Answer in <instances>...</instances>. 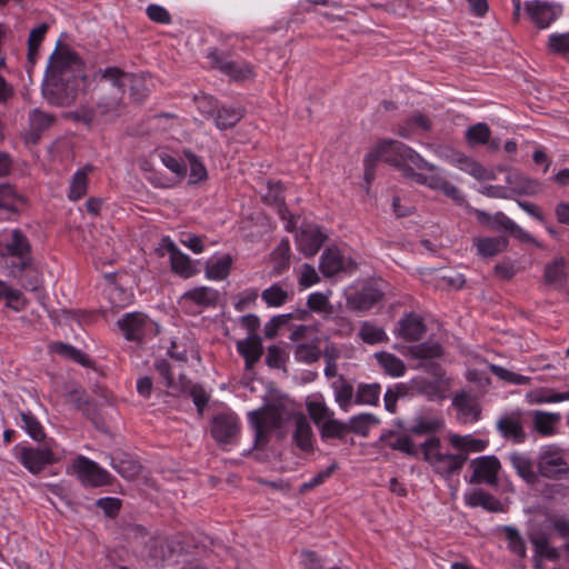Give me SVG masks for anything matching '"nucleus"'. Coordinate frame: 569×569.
<instances>
[{
    "instance_id": "nucleus-8",
    "label": "nucleus",
    "mask_w": 569,
    "mask_h": 569,
    "mask_svg": "<svg viewBox=\"0 0 569 569\" xmlns=\"http://www.w3.org/2000/svg\"><path fill=\"white\" fill-rule=\"evenodd\" d=\"M20 462L31 472L39 473L46 466L56 462L51 445L47 443L44 448L22 447L19 455Z\"/></svg>"
},
{
    "instance_id": "nucleus-10",
    "label": "nucleus",
    "mask_w": 569,
    "mask_h": 569,
    "mask_svg": "<svg viewBox=\"0 0 569 569\" xmlns=\"http://www.w3.org/2000/svg\"><path fill=\"white\" fill-rule=\"evenodd\" d=\"M238 417L234 413L217 415L211 422V436L219 445H228L239 433Z\"/></svg>"
},
{
    "instance_id": "nucleus-24",
    "label": "nucleus",
    "mask_w": 569,
    "mask_h": 569,
    "mask_svg": "<svg viewBox=\"0 0 569 569\" xmlns=\"http://www.w3.org/2000/svg\"><path fill=\"white\" fill-rule=\"evenodd\" d=\"M509 460L516 469L518 476L522 478L528 485H536L539 481V472L530 457L513 452L510 455Z\"/></svg>"
},
{
    "instance_id": "nucleus-18",
    "label": "nucleus",
    "mask_w": 569,
    "mask_h": 569,
    "mask_svg": "<svg viewBox=\"0 0 569 569\" xmlns=\"http://www.w3.org/2000/svg\"><path fill=\"white\" fill-rule=\"evenodd\" d=\"M237 349L244 359L246 369L251 370L263 353L262 340L258 335H249L237 342Z\"/></svg>"
},
{
    "instance_id": "nucleus-54",
    "label": "nucleus",
    "mask_w": 569,
    "mask_h": 569,
    "mask_svg": "<svg viewBox=\"0 0 569 569\" xmlns=\"http://www.w3.org/2000/svg\"><path fill=\"white\" fill-rule=\"evenodd\" d=\"M21 420L23 422V427H24L27 433L34 441L40 442L46 439V432L43 431L41 423L38 421V419L31 412H22Z\"/></svg>"
},
{
    "instance_id": "nucleus-45",
    "label": "nucleus",
    "mask_w": 569,
    "mask_h": 569,
    "mask_svg": "<svg viewBox=\"0 0 569 569\" xmlns=\"http://www.w3.org/2000/svg\"><path fill=\"white\" fill-rule=\"evenodd\" d=\"M449 441L453 448L463 451L462 453L466 455L468 451H482L487 447L485 440L475 439L470 436L451 435Z\"/></svg>"
},
{
    "instance_id": "nucleus-29",
    "label": "nucleus",
    "mask_w": 569,
    "mask_h": 569,
    "mask_svg": "<svg viewBox=\"0 0 569 569\" xmlns=\"http://www.w3.org/2000/svg\"><path fill=\"white\" fill-rule=\"evenodd\" d=\"M478 254L483 258H491L503 252L508 247L506 237H486L473 240Z\"/></svg>"
},
{
    "instance_id": "nucleus-14",
    "label": "nucleus",
    "mask_w": 569,
    "mask_h": 569,
    "mask_svg": "<svg viewBox=\"0 0 569 569\" xmlns=\"http://www.w3.org/2000/svg\"><path fill=\"white\" fill-rule=\"evenodd\" d=\"M426 331L423 319L415 312H409L399 320L396 333L405 341L413 342L420 340Z\"/></svg>"
},
{
    "instance_id": "nucleus-38",
    "label": "nucleus",
    "mask_w": 569,
    "mask_h": 569,
    "mask_svg": "<svg viewBox=\"0 0 569 569\" xmlns=\"http://www.w3.org/2000/svg\"><path fill=\"white\" fill-rule=\"evenodd\" d=\"M92 170L91 166H86L82 169L76 171L72 177L68 198L72 201H77L84 197L88 191V172Z\"/></svg>"
},
{
    "instance_id": "nucleus-60",
    "label": "nucleus",
    "mask_w": 569,
    "mask_h": 569,
    "mask_svg": "<svg viewBox=\"0 0 569 569\" xmlns=\"http://www.w3.org/2000/svg\"><path fill=\"white\" fill-rule=\"evenodd\" d=\"M184 156L190 164V177L194 182L206 180L208 177L207 169L200 159L191 151H184Z\"/></svg>"
},
{
    "instance_id": "nucleus-31",
    "label": "nucleus",
    "mask_w": 569,
    "mask_h": 569,
    "mask_svg": "<svg viewBox=\"0 0 569 569\" xmlns=\"http://www.w3.org/2000/svg\"><path fill=\"white\" fill-rule=\"evenodd\" d=\"M527 11L532 21L541 29L547 28L556 19L553 7L547 2L537 1L528 4Z\"/></svg>"
},
{
    "instance_id": "nucleus-6",
    "label": "nucleus",
    "mask_w": 569,
    "mask_h": 569,
    "mask_svg": "<svg viewBox=\"0 0 569 569\" xmlns=\"http://www.w3.org/2000/svg\"><path fill=\"white\" fill-rule=\"evenodd\" d=\"M72 469L83 483L92 487L106 486L111 481V476L108 471L83 456H79L73 460Z\"/></svg>"
},
{
    "instance_id": "nucleus-36",
    "label": "nucleus",
    "mask_w": 569,
    "mask_h": 569,
    "mask_svg": "<svg viewBox=\"0 0 569 569\" xmlns=\"http://www.w3.org/2000/svg\"><path fill=\"white\" fill-rule=\"evenodd\" d=\"M476 216L481 223L488 226L495 231L506 230L509 232L515 226V222L503 212L490 214L482 210H476Z\"/></svg>"
},
{
    "instance_id": "nucleus-57",
    "label": "nucleus",
    "mask_w": 569,
    "mask_h": 569,
    "mask_svg": "<svg viewBox=\"0 0 569 569\" xmlns=\"http://www.w3.org/2000/svg\"><path fill=\"white\" fill-rule=\"evenodd\" d=\"M261 297L268 306L280 307L287 301L288 293L279 284H273L263 290Z\"/></svg>"
},
{
    "instance_id": "nucleus-33",
    "label": "nucleus",
    "mask_w": 569,
    "mask_h": 569,
    "mask_svg": "<svg viewBox=\"0 0 569 569\" xmlns=\"http://www.w3.org/2000/svg\"><path fill=\"white\" fill-rule=\"evenodd\" d=\"M407 355L413 359L430 360L442 357L443 349L438 342L425 341L408 347Z\"/></svg>"
},
{
    "instance_id": "nucleus-55",
    "label": "nucleus",
    "mask_w": 569,
    "mask_h": 569,
    "mask_svg": "<svg viewBox=\"0 0 569 569\" xmlns=\"http://www.w3.org/2000/svg\"><path fill=\"white\" fill-rule=\"evenodd\" d=\"M489 369L499 379L512 385H529L531 381L530 377L512 372L497 365H490Z\"/></svg>"
},
{
    "instance_id": "nucleus-41",
    "label": "nucleus",
    "mask_w": 569,
    "mask_h": 569,
    "mask_svg": "<svg viewBox=\"0 0 569 569\" xmlns=\"http://www.w3.org/2000/svg\"><path fill=\"white\" fill-rule=\"evenodd\" d=\"M319 269L325 277H332L342 269V259L338 250L326 249L321 256Z\"/></svg>"
},
{
    "instance_id": "nucleus-59",
    "label": "nucleus",
    "mask_w": 569,
    "mask_h": 569,
    "mask_svg": "<svg viewBox=\"0 0 569 569\" xmlns=\"http://www.w3.org/2000/svg\"><path fill=\"white\" fill-rule=\"evenodd\" d=\"M391 449L403 452L410 457L418 458L420 448L418 449L409 436H400L395 441L387 443Z\"/></svg>"
},
{
    "instance_id": "nucleus-25",
    "label": "nucleus",
    "mask_w": 569,
    "mask_h": 569,
    "mask_svg": "<svg viewBox=\"0 0 569 569\" xmlns=\"http://www.w3.org/2000/svg\"><path fill=\"white\" fill-rule=\"evenodd\" d=\"M560 420V413L556 412L536 410L532 413L533 430L542 437L553 436L556 433V427Z\"/></svg>"
},
{
    "instance_id": "nucleus-1",
    "label": "nucleus",
    "mask_w": 569,
    "mask_h": 569,
    "mask_svg": "<svg viewBox=\"0 0 569 569\" xmlns=\"http://www.w3.org/2000/svg\"><path fill=\"white\" fill-rule=\"evenodd\" d=\"M82 79L84 76L79 56L59 41L47 67L43 98L51 106L68 107L76 101Z\"/></svg>"
},
{
    "instance_id": "nucleus-35",
    "label": "nucleus",
    "mask_w": 569,
    "mask_h": 569,
    "mask_svg": "<svg viewBox=\"0 0 569 569\" xmlns=\"http://www.w3.org/2000/svg\"><path fill=\"white\" fill-rule=\"evenodd\" d=\"M6 248L10 256L18 257L21 261L26 260L27 257H31V244L20 229L12 231L11 241L7 243Z\"/></svg>"
},
{
    "instance_id": "nucleus-12",
    "label": "nucleus",
    "mask_w": 569,
    "mask_h": 569,
    "mask_svg": "<svg viewBox=\"0 0 569 569\" xmlns=\"http://www.w3.org/2000/svg\"><path fill=\"white\" fill-rule=\"evenodd\" d=\"M438 169L431 170L432 173L417 177V183L425 184L432 190L441 191L446 197L450 198L456 204H463L466 199L460 190L449 182L443 176L437 173Z\"/></svg>"
},
{
    "instance_id": "nucleus-27",
    "label": "nucleus",
    "mask_w": 569,
    "mask_h": 569,
    "mask_svg": "<svg viewBox=\"0 0 569 569\" xmlns=\"http://www.w3.org/2000/svg\"><path fill=\"white\" fill-rule=\"evenodd\" d=\"M466 503L472 508L482 507L490 512L503 511L502 503L493 495L483 491L482 489L473 490L466 495Z\"/></svg>"
},
{
    "instance_id": "nucleus-2",
    "label": "nucleus",
    "mask_w": 569,
    "mask_h": 569,
    "mask_svg": "<svg viewBox=\"0 0 569 569\" xmlns=\"http://www.w3.org/2000/svg\"><path fill=\"white\" fill-rule=\"evenodd\" d=\"M97 84L93 89L96 109L101 117H116L122 106L126 88L131 90L134 101H140L146 94L143 81L133 73L122 71L117 67H108L96 72Z\"/></svg>"
},
{
    "instance_id": "nucleus-26",
    "label": "nucleus",
    "mask_w": 569,
    "mask_h": 569,
    "mask_svg": "<svg viewBox=\"0 0 569 569\" xmlns=\"http://www.w3.org/2000/svg\"><path fill=\"white\" fill-rule=\"evenodd\" d=\"M111 466L127 480L136 479L142 471V465L128 453L111 457Z\"/></svg>"
},
{
    "instance_id": "nucleus-11",
    "label": "nucleus",
    "mask_w": 569,
    "mask_h": 569,
    "mask_svg": "<svg viewBox=\"0 0 569 569\" xmlns=\"http://www.w3.org/2000/svg\"><path fill=\"white\" fill-rule=\"evenodd\" d=\"M209 58L213 68L219 69L234 81H243L253 77V68L249 63L227 60L218 51L210 52Z\"/></svg>"
},
{
    "instance_id": "nucleus-62",
    "label": "nucleus",
    "mask_w": 569,
    "mask_h": 569,
    "mask_svg": "<svg viewBox=\"0 0 569 569\" xmlns=\"http://www.w3.org/2000/svg\"><path fill=\"white\" fill-rule=\"evenodd\" d=\"M308 412L313 422L320 428L321 423L333 416V412L322 402L308 403Z\"/></svg>"
},
{
    "instance_id": "nucleus-63",
    "label": "nucleus",
    "mask_w": 569,
    "mask_h": 569,
    "mask_svg": "<svg viewBox=\"0 0 569 569\" xmlns=\"http://www.w3.org/2000/svg\"><path fill=\"white\" fill-rule=\"evenodd\" d=\"M442 427V422L440 420H426L423 418H419L417 423L410 428V432L413 435H431L437 432Z\"/></svg>"
},
{
    "instance_id": "nucleus-5",
    "label": "nucleus",
    "mask_w": 569,
    "mask_h": 569,
    "mask_svg": "<svg viewBox=\"0 0 569 569\" xmlns=\"http://www.w3.org/2000/svg\"><path fill=\"white\" fill-rule=\"evenodd\" d=\"M539 477L549 480H565L569 477V462L565 451L557 446H546L536 460Z\"/></svg>"
},
{
    "instance_id": "nucleus-37",
    "label": "nucleus",
    "mask_w": 569,
    "mask_h": 569,
    "mask_svg": "<svg viewBox=\"0 0 569 569\" xmlns=\"http://www.w3.org/2000/svg\"><path fill=\"white\" fill-rule=\"evenodd\" d=\"M49 27L47 23H42L39 27L31 30L28 39V54H27V63L28 71L33 68L36 64V59L39 53V47L48 31Z\"/></svg>"
},
{
    "instance_id": "nucleus-42",
    "label": "nucleus",
    "mask_w": 569,
    "mask_h": 569,
    "mask_svg": "<svg viewBox=\"0 0 569 569\" xmlns=\"http://www.w3.org/2000/svg\"><path fill=\"white\" fill-rule=\"evenodd\" d=\"M231 264L232 258L230 254H224L217 260H209L206 263V276L209 279L222 280L229 274Z\"/></svg>"
},
{
    "instance_id": "nucleus-4",
    "label": "nucleus",
    "mask_w": 569,
    "mask_h": 569,
    "mask_svg": "<svg viewBox=\"0 0 569 569\" xmlns=\"http://www.w3.org/2000/svg\"><path fill=\"white\" fill-rule=\"evenodd\" d=\"M375 153L379 159L393 167L402 166V162L410 161L418 169H436L435 164L427 162L410 147L397 140L382 141L376 148Z\"/></svg>"
},
{
    "instance_id": "nucleus-64",
    "label": "nucleus",
    "mask_w": 569,
    "mask_h": 569,
    "mask_svg": "<svg viewBox=\"0 0 569 569\" xmlns=\"http://www.w3.org/2000/svg\"><path fill=\"white\" fill-rule=\"evenodd\" d=\"M287 361V353L283 349L278 346L268 347V352L266 356V363L270 368H281L284 366Z\"/></svg>"
},
{
    "instance_id": "nucleus-58",
    "label": "nucleus",
    "mask_w": 569,
    "mask_h": 569,
    "mask_svg": "<svg viewBox=\"0 0 569 569\" xmlns=\"http://www.w3.org/2000/svg\"><path fill=\"white\" fill-rule=\"evenodd\" d=\"M506 537L508 539L509 548L513 553L519 556L520 558L526 557V545L523 539L521 538L519 531L513 527L505 528Z\"/></svg>"
},
{
    "instance_id": "nucleus-32",
    "label": "nucleus",
    "mask_w": 569,
    "mask_h": 569,
    "mask_svg": "<svg viewBox=\"0 0 569 569\" xmlns=\"http://www.w3.org/2000/svg\"><path fill=\"white\" fill-rule=\"evenodd\" d=\"M447 385L448 383H441L440 380H428L425 378H415L411 381L412 389L418 393L428 397L429 399L445 398V390Z\"/></svg>"
},
{
    "instance_id": "nucleus-21",
    "label": "nucleus",
    "mask_w": 569,
    "mask_h": 569,
    "mask_svg": "<svg viewBox=\"0 0 569 569\" xmlns=\"http://www.w3.org/2000/svg\"><path fill=\"white\" fill-rule=\"evenodd\" d=\"M16 277L26 290L38 291L42 287V274L32 266V257H27L17 267Z\"/></svg>"
},
{
    "instance_id": "nucleus-56",
    "label": "nucleus",
    "mask_w": 569,
    "mask_h": 569,
    "mask_svg": "<svg viewBox=\"0 0 569 569\" xmlns=\"http://www.w3.org/2000/svg\"><path fill=\"white\" fill-rule=\"evenodd\" d=\"M99 116L100 118H102L100 114H99V111L92 109V108H88V107H81L77 110H73V111H70L68 113H66V118L71 120V121H74V122H81L83 123L86 127L90 128L92 127V124L94 123L96 121V116Z\"/></svg>"
},
{
    "instance_id": "nucleus-51",
    "label": "nucleus",
    "mask_w": 569,
    "mask_h": 569,
    "mask_svg": "<svg viewBox=\"0 0 569 569\" xmlns=\"http://www.w3.org/2000/svg\"><path fill=\"white\" fill-rule=\"evenodd\" d=\"M321 357V350L316 342L298 343L295 347V358L300 362L315 363Z\"/></svg>"
},
{
    "instance_id": "nucleus-53",
    "label": "nucleus",
    "mask_w": 569,
    "mask_h": 569,
    "mask_svg": "<svg viewBox=\"0 0 569 569\" xmlns=\"http://www.w3.org/2000/svg\"><path fill=\"white\" fill-rule=\"evenodd\" d=\"M379 383L359 385L356 393V403L359 405H377L380 395Z\"/></svg>"
},
{
    "instance_id": "nucleus-28",
    "label": "nucleus",
    "mask_w": 569,
    "mask_h": 569,
    "mask_svg": "<svg viewBox=\"0 0 569 569\" xmlns=\"http://www.w3.org/2000/svg\"><path fill=\"white\" fill-rule=\"evenodd\" d=\"M164 241H167L166 248L170 254L172 270L184 278L191 277L194 270L192 269L189 257L182 253L169 239H164Z\"/></svg>"
},
{
    "instance_id": "nucleus-3",
    "label": "nucleus",
    "mask_w": 569,
    "mask_h": 569,
    "mask_svg": "<svg viewBox=\"0 0 569 569\" xmlns=\"http://www.w3.org/2000/svg\"><path fill=\"white\" fill-rule=\"evenodd\" d=\"M441 440L432 436L420 445L423 460L427 461L433 471L442 477L449 478L459 472L468 459L466 453H442Z\"/></svg>"
},
{
    "instance_id": "nucleus-7",
    "label": "nucleus",
    "mask_w": 569,
    "mask_h": 569,
    "mask_svg": "<svg viewBox=\"0 0 569 569\" xmlns=\"http://www.w3.org/2000/svg\"><path fill=\"white\" fill-rule=\"evenodd\" d=\"M473 472L469 479L471 485L487 483L498 485V473L501 468L500 461L495 456H482L473 459L470 463Z\"/></svg>"
},
{
    "instance_id": "nucleus-44",
    "label": "nucleus",
    "mask_w": 569,
    "mask_h": 569,
    "mask_svg": "<svg viewBox=\"0 0 569 569\" xmlns=\"http://www.w3.org/2000/svg\"><path fill=\"white\" fill-rule=\"evenodd\" d=\"M335 390L336 401L342 410H347L351 403L353 397V387L348 382L343 376H339L336 381L332 382Z\"/></svg>"
},
{
    "instance_id": "nucleus-47",
    "label": "nucleus",
    "mask_w": 569,
    "mask_h": 569,
    "mask_svg": "<svg viewBox=\"0 0 569 569\" xmlns=\"http://www.w3.org/2000/svg\"><path fill=\"white\" fill-rule=\"evenodd\" d=\"M319 431L322 439H343L349 431V427L347 423L331 417L321 423Z\"/></svg>"
},
{
    "instance_id": "nucleus-19",
    "label": "nucleus",
    "mask_w": 569,
    "mask_h": 569,
    "mask_svg": "<svg viewBox=\"0 0 569 569\" xmlns=\"http://www.w3.org/2000/svg\"><path fill=\"white\" fill-rule=\"evenodd\" d=\"M148 318L141 312H132L126 315L118 321L119 328L123 331L124 337L129 341H141L143 338V329L147 326Z\"/></svg>"
},
{
    "instance_id": "nucleus-9",
    "label": "nucleus",
    "mask_w": 569,
    "mask_h": 569,
    "mask_svg": "<svg viewBox=\"0 0 569 569\" xmlns=\"http://www.w3.org/2000/svg\"><path fill=\"white\" fill-rule=\"evenodd\" d=\"M28 122L29 128L23 137L24 142L37 144L40 141L42 133L57 122V118L53 113L34 108L29 112Z\"/></svg>"
},
{
    "instance_id": "nucleus-46",
    "label": "nucleus",
    "mask_w": 569,
    "mask_h": 569,
    "mask_svg": "<svg viewBox=\"0 0 569 569\" xmlns=\"http://www.w3.org/2000/svg\"><path fill=\"white\" fill-rule=\"evenodd\" d=\"M491 137V130L485 122H478L469 127L466 131L465 138L469 146L475 147L486 144Z\"/></svg>"
},
{
    "instance_id": "nucleus-50",
    "label": "nucleus",
    "mask_w": 569,
    "mask_h": 569,
    "mask_svg": "<svg viewBox=\"0 0 569 569\" xmlns=\"http://www.w3.org/2000/svg\"><path fill=\"white\" fill-rule=\"evenodd\" d=\"M360 339L369 345L385 342L388 337L382 328H379L368 321L363 322L359 329Z\"/></svg>"
},
{
    "instance_id": "nucleus-52",
    "label": "nucleus",
    "mask_w": 569,
    "mask_h": 569,
    "mask_svg": "<svg viewBox=\"0 0 569 569\" xmlns=\"http://www.w3.org/2000/svg\"><path fill=\"white\" fill-rule=\"evenodd\" d=\"M274 262V270L277 273H281L289 267L290 262V244L288 239H282L280 243L271 253Z\"/></svg>"
},
{
    "instance_id": "nucleus-17",
    "label": "nucleus",
    "mask_w": 569,
    "mask_h": 569,
    "mask_svg": "<svg viewBox=\"0 0 569 569\" xmlns=\"http://www.w3.org/2000/svg\"><path fill=\"white\" fill-rule=\"evenodd\" d=\"M529 541L533 547V559L537 568L540 567L543 558L548 560H558L560 555L555 547L550 546L549 536L546 532L541 530L530 532Z\"/></svg>"
},
{
    "instance_id": "nucleus-49",
    "label": "nucleus",
    "mask_w": 569,
    "mask_h": 569,
    "mask_svg": "<svg viewBox=\"0 0 569 569\" xmlns=\"http://www.w3.org/2000/svg\"><path fill=\"white\" fill-rule=\"evenodd\" d=\"M378 422L379 420L376 416L371 413H360L352 417L347 425L349 427V431L366 437L368 436L370 427Z\"/></svg>"
},
{
    "instance_id": "nucleus-15",
    "label": "nucleus",
    "mask_w": 569,
    "mask_h": 569,
    "mask_svg": "<svg viewBox=\"0 0 569 569\" xmlns=\"http://www.w3.org/2000/svg\"><path fill=\"white\" fill-rule=\"evenodd\" d=\"M508 189L510 190L511 198L523 194H536L540 191L541 184L538 180L525 176L518 170L509 171L506 178Z\"/></svg>"
},
{
    "instance_id": "nucleus-48",
    "label": "nucleus",
    "mask_w": 569,
    "mask_h": 569,
    "mask_svg": "<svg viewBox=\"0 0 569 569\" xmlns=\"http://www.w3.org/2000/svg\"><path fill=\"white\" fill-rule=\"evenodd\" d=\"M186 298L192 300L194 303L199 306H216L219 293L217 290L208 288V287H199L188 291L184 295Z\"/></svg>"
},
{
    "instance_id": "nucleus-30",
    "label": "nucleus",
    "mask_w": 569,
    "mask_h": 569,
    "mask_svg": "<svg viewBox=\"0 0 569 569\" xmlns=\"http://www.w3.org/2000/svg\"><path fill=\"white\" fill-rule=\"evenodd\" d=\"M497 428L505 438L511 439L516 443H521L526 440V432L519 418L502 417L498 421Z\"/></svg>"
},
{
    "instance_id": "nucleus-20",
    "label": "nucleus",
    "mask_w": 569,
    "mask_h": 569,
    "mask_svg": "<svg viewBox=\"0 0 569 569\" xmlns=\"http://www.w3.org/2000/svg\"><path fill=\"white\" fill-rule=\"evenodd\" d=\"M28 204V199L18 192L14 186L0 184V209L11 213H19Z\"/></svg>"
},
{
    "instance_id": "nucleus-40",
    "label": "nucleus",
    "mask_w": 569,
    "mask_h": 569,
    "mask_svg": "<svg viewBox=\"0 0 569 569\" xmlns=\"http://www.w3.org/2000/svg\"><path fill=\"white\" fill-rule=\"evenodd\" d=\"M251 418H256L264 429L270 431L281 428L283 422L281 412L276 408H264L261 411H251L249 413V420H251Z\"/></svg>"
},
{
    "instance_id": "nucleus-34",
    "label": "nucleus",
    "mask_w": 569,
    "mask_h": 569,
    "mask_svg": "<svg viewBox=\"0 0 569 569\" xmlns=\"http://www.w3.org/2000/svg\"><path fill=\"white\" fill-rule=\"evenodd\" d=\"M456 162L461 170L467 171L470 176L479 181L496 179V174L492 170L486 169L481 163L475 161L471 158L459 156L456 159Z\"/></svg>"
},
{
    "instance_id": "nucleus-13",
    "label": "nucleus",
    "mask_w": 569,
    "mask_h": 569,
    "mask_svg": "<svg viewBox=\"0 0 569 569\" xmlns=\"http://www.w3.org/2000/svg\"><path fill=\"white\" fill-rule=\"evenodd\" d=\"M326 240L327 236L317 226L311 224L303 226L297 236L298 248L306 257L315 256Z\"/></svg>"
},
{
    "instance_id": "nucleus-22",
    "label": "nucleus",
    "mask_w": 569,
    "mask_h": 569,
    "mask_svg": "<svg viewBox=\"0 0 569 569\" xmlns=\"http://www.w3.org/2000/svg\"><path fill=\"white\" fill-rule=\"evenodd\" d=\"M568 273L566 261L562 257L555 258L545 266L543 283L553 289H562L566 286Z\"/></svg>"
},
{
    "instance_id": "nucleus-23",
    "label": "nucleus",
    "mask_w": 569,
    "mask_h": 569,
    "mask_svg": "<svg viewBox=\"0 0 569 569\" xmlns=\"http://www.w3.org/2000/svg\"><path fill=\"white\" fill-rule=\"evenodd\" d=\"M292 440L300 450L305 452L313 451V432L309 421L303 415H298L295 418Z\"/></svg>"
},
{
    "instance_id": "nucleus-39",
    "label": "nucleus",
    "mask_w": 569,
    "mask_h": 569,
    "mask_svg": "<svg viewBox=\"0 0 569 569\" xmlns=\"http://www.w3.org/2000/svg\"><path fill=\"white\" fill-rule=\"evenodd\" d=\"M385 372L391 377H401L406 372L405 362L392 353L380 351L375 355Z\"/></svg>"
},
{
    "instance_id": "nucleus-61",
    "label": "nucleus",
    "mask_w": 569,
    "mask_h": 569,
    "mask_svg": "<svg viewBox=\"0 0 569 569\" xmlns=\"http://www.w3.org/2000/svg\"><path fill=\"white\" fill-rule=\"evenodd\" d=\"M338 469V463L332 462L329 467H327L325 470L317 473L310 481L305 482L300 486L299 492L305 493L321 483L325 482L326 479H328L336 470Z\"/></svg>"
},
{
    "instance_id": "nucleus-16",
    "label": "nucleus",
    "mask_w": 569,
    "mask_h": 569,
    "mask_svg": "<svg viewBox=\"0 0 569 569\" xmlns=\"http://www.w3.org/2000/svg\"><path fill=\"white\" fill-rule=\"evenodd\" d=\"M382 292L373 287H365L347 297V308L352 311H367L382 299Z\"/></svg>"
},
{
    "instance_id": "nucleus-43",
    "label": "nucleus",
    "mask_w": 569,
    "mask_h": 569,
    "mask_svg": "<svg viewBox=\"0 0 569 569\" xmlns=\"http://www.w3.org/2000/svg\"><path fill=\"white\" fill-rule=\"evenodd\" d=\"M243 117L242 108H227L218 109L214 117V123L220 130H226L236 126Z\"/></svg>"
}]
</instances>
